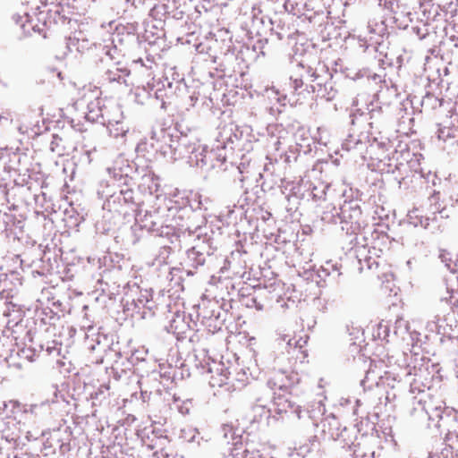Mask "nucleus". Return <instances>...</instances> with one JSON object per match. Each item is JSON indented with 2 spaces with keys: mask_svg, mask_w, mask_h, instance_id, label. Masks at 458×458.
<instances>
[{
  "mask_svg": "<svg viewBox=\"0 0 458 458\" xmlns=\"http://www.w3.org/2000/svg\"><path fill=\"white\" fill-rule=\"evenodd\" d=\"M274 405L276 406V409L277 412H279V413L292 412V413H295L299 420H301L303 418V416L301 415V412H302L301 406L296 404L294 402L290 400L285 395H278V396L275 397Z\"/></svg>",
  "mask_w": 458,
  "mask_h": 458,
  "instance_id": "dca6fc26",
  "label": "nucleus"
},
{
  "mask_svg": "<svg viewBox=\"0 0 458 458\" xmlns=\"http://www.w3.org/2000/svg\"><path fill=\"white\" fill-rule=\"evenodd\" d=\"M3 119L7 120L8 118L7 117H4V116H0V121L3 120Z\"/></svg>",
  "mask_w": 458,
  "mask_h": 458,
  "instance_id": "0e129e2a",
  "label": "nucleus"
},
{
  "mask_svg": "<svg viewBox=\"0 0 458 458\" xmlns=\"http://www.w3.org/2000/svg\"><path fill=\"white\" fill-rule=\"evenodd\" d=\"M13 18H14V20H15V21H16L17 23H19V22H20V19H21V16H19V15H18V16H14Z\"/></svg>",
  "mask_w": 458,
  "mask_h": 458,
  "instance_id": "4d7b16f0",
  "label": "nucleus"
},
{
  "mask_svg": "<svg viewBox=\"0 0 458 458\" xmlns=\"http://www.w3.org/2000/svg\"><path fill=\"white\" fill-rule=\"evenodd\" d=\"M170 143L166 147L163 148V154L165 157H168L171 160H177L183 157H188L191 155L195 149L196 142L191 141L187 136L176 137V139L171 138L169 135Z\"/></svg>",
  "mask_w": 458,
  "mask_h": 458,
  "instance_id": "423d86ee",
  "label": "nucleus"
},
{
  "mask_svg": "<svg viewBox=\"0 0 458 458\" xmlns=\"http://www.w3.org/2000/svg\"><path fill=\"white\" fill-rule=\"evenodd\" d=\"M182 320L183 318L180 315H177L176 318L171 321V328L174 332H181L183 330L184 325Z\"/></svg>",
  "mask_w": 458,
  "mask_h": 458,
  "instance_id": "37998d69",
  "label": "nucleus"
},
{
  "mask_svg": "<svg viewBox=\"0 0 458 458\" xmlns=\"http://www.w3.org/2000/svg\"><path fill=\"white\" fill-rule=\"evenodd\" d=\"M307 344V338L299 336L296 337L292 336V338L288 339L287 345H286V351L291 353L292 352H300L301 353H305V351L303 350L304 346Z\"/></svg>",
  "mask_w": 458,
  "mask_h": 458,
  "instance_id": "cd10ccee",
  "label": "nucleus"
},
{
  "mask_svg": "<svg viewBox=\"0 0 458 458\" xmlns=\"http://www.w3.org/2000/svg\"><path fill=\"white\" fill-rule=\"evenodd\" d=\"M16 129L22 134L24 133H27L29 129H30V125L28 124H24V123H21V124H18L16 126Z\"/></svg>",
  "mask_w": 458,
  "mask_h": 458,
  "instance_id": "603ef678",
  "label": "nucleus"
},
{
  "mask_svg": "<svg viewBox=\"0 0 458 458\" xmlns=\"http://www.w3.org/2000/svg\"><path fill=\"white\" fill-rule=\"evenodd\" d=\"M103 50L105 51V58L102 59V62L106 63V64H112V63H117L115 61L116 55H117V49L115 47H111L110 46H105Z\"/></svg>",
  "mask_w": 458,
  "mask_h": 458,
  "instance_id": "c9c22d12",
  "label": "nucleus"
},
{
  "mask_svg": "<svg viewBox=\"0 0 458 458\" xmlns=\"http://www.w3.org/2000/svg\"><path fill=\"white\" fill-rule=\"evenodd\" d=\"M284 8L289 13L299 18L303 17L310 22L316 21L318 16L324 14V5L322 0H286Z\"/></svg>",
  "mask_w": 458,
  "mask_h": 458,
  "instance_id": "20e7f679",
  "label": "nucleus"
},
{
  "mask_svg": "<svg viewBox=\"0 0 458 458\" xmlns=\"http://www.w3.org/2000/svg\"><path fill=\"white\" fill-rule=\"evenodd\" d=\"M210 151L214 152L213 155V162L215 159L219 162L221 165L224 164L226 161L227 158V151L228 149H225V151L220 148L218 150L217 144H216L215 148H212Z\"/></svg>",
  "mask_w": 458,
  "mask_h": 458,
  "instance_id": "58836bf2",
  "label": "nucleus"
},
{
  "mask_svg": "<svg viewBox=\"0 0 458 458\" xmlns=\"http://www.w3.org/2000/svg\"><path fill=\"white\" fill-rule=\"evenodd\" d=\"M311 77L313 79L310 88L317 98L331 101L335 98L337 91L334 89V82L329 74L320 75L314 72Z\"/></svg>",
  "mask_w": 458,
  "mask_h": 458,
  "instance_id": "0eeeda50",
  "label": "nucleus"
},
{
  "mask_svg": "<svg viewBox=\"0 0 458 458\" xmlns=\"http://www.w3.org/2000/svg\"><path fill=\"white\" fill-rule=\"evenodd\" d=\"M360 267L359 270L362 272L366 267L367 269L372 270L374 267H378L377 262L371 257L365 258L364 260L359 259Z\"/></svg>",
  "mask_w": 458,
  "mask_h": 458,
  "instance_id": "4c0bfd02",
  "label": "nucleus"
},
{
  "mask_svg": "<svg viewBox=\"0 0 458 458\" xmlns=\"http://www.w3.org/2000/svg\"><path fill=\"white\" fill-rule=\"evenodd\" d=\"M136 224L148 232L159 233L164 221L157 210L142 212L138 210L135 214Z\"/></svg>",
  "mask_w": 458,
  "mask_h": 458,
  "instance_id": "9b49d317",
  "label": "nucleus"
},
{
  "mask_svg": "<svg viewBox=\"0 0 458 458\" xmlns=\"http://www.w3.org/2000/svg\"><path fill=\"white\" fill-rule=\"evenodd\" d=\"M87 309H88L87 305L83 306V310H86Z\"/></svg>",
  "mask_w": 458,
  "mask_h": 458,
  "instance_id": "774afa93",
  "label": "nucleus"
},
{
  "mask_svg": "<svg viewBox=\"0 0 458 458\" xmlns=\"http://www.w3.org/2000/svg\"><path fill=\"white\" fill-rule=\"evenodd\" d=\"M18 409H20V403L16 401L0 402V415H11V413H14L15 410Z\"/></svg>",
  "mask_w": 458,
  "mask_h": 458,
  "instance_id": "2f4dec72",
  "label": "nucleus"
},
{
  "mask_svg": "<svg viewBox=\"0 0 458 458\" xmlns=\"http://www.w3.org/2000/svg\"><path fill=\"white\" fill-rule=\"evenodd\" d=\"M107 129L110 135L114 138L124 137L129 131V127L123 121L107 119Z\"/></svg>",
  "mask_w": 458,
  "mask_h": 458,
  "instance_id": "5701e85b",
  "label": "nucleus"
},
{
  "mask_svg": "<svg viewBox=\"0 0 458 458\" xmlns=\"http://www.w3.org/2000/svg\"><path fill=\"white\" fill-rule=\"evenodd\" d=\"M281 141L277 138L271 137L269 140V147L273 148L276 151L280 149Z\"/></svg>",
  "mask_w": 458,
  "mask_h": 458,
  "instance_id": "de8ad7c7",
  "label": "nucleus"
},
{
  "mask_svg": "<svg viewBox=\"0 0 458 458\" xmlns=\"http://www.w3.org/2000/svg\"><path fill=\"white\" fill-rule=\"evenodd\" d=\"M404 166H405V165H403V164L400 163V164H398V165H395V168H396L397 170H401V168H402V167H404Z\"/></svg>",
  "mask_w": 458,
  "mask_h": 458,
  "instance_id": "6e6d98bb",
  "label": "nucleus"
},
{
  "mask_svg": "<svg viewBox=\"0 0 458 458\" xmlns=\"http://www.w3.org/2000/svg\"><path fill=\"white\" fill-rule=\"evenodd\" d=\"M210 255V247L205 242H199L187 250V261L190 267L198 268L206 263Z\"/></svg>",
  "mask_w": 458,
  "mask_h": 458,
  "instance_id": "f8f14e48",
  "label": "nucleus"
},
{
  "mask_svg": "<svg viewBox=\"0 0 458 458\" xmlns=\"http://www.w3.org/2000/svg\"><path fill=\"white\" fill-rule=\"evenodd\" d=\"M127 3H131L133 6L138 7L140 4H143L144 0H125Z\"/></svg>",
  "mask_w": 458,
  "mask_h": 458,
  "instance_id": "864d4df0",
  "label": "nucleus"
},
{
  "mask_svg": "<svg viewBox=\"0 0 458 458\" xmlns=\"http://www.w3.org/2000/svg\"><path fill=\"white\" fill-rule=\"evenodd\" d=\"M352 455H353L352 458H375L374 452L366 454V453L362 452L360 449H354Z\"/></svg>",
  "mask_w": 458,
  "mask_h": 458,
  "instance_id": "49530a36",
  "label": "nucleus"
},
{
  "mask_svg": "<svg viewBox=\"0 0 458 458\" xmlns=\"http://www.w3.org/2000/svg\"><path fill=\"white\" fill-rule=\"evenodd\" d=\"M62 303L59 301H49L46 307L41 308L40 315H45L46 318H42L43 320L48 319L49 322L55 318H59V313L62 312Z\"/></svg>",
  "mask_w": 458,
  "mask_h": 458,
  "instance_id": "4be33fe9",
  "label": "nucleus"
},
{
  "mask_svg": "<svg viewBox=\"0 0 458 458\" xmlns=\"http://www.w3.org/2000/svg\"><path fill=\"white\" fill-rule=\"evenodd\" d=\"M83 327H87L90 328V327H91V325H89V324H84V325H83Z\"/></svg>",
  "mask_w": 458,
  "mask_h": 458,
  "instance_id": "680f3d73",
  "label": "nucleus"
},
{
  "mask_svg": "<svg viewBox=\"0 0 458 458\" xmlns=\"http://www.w3.org/2000/svg\"><path fill=\"white\" fill-rule=\"evenodd\" d=\"M103 116L104 114L98 106V103L91 102L88 105V112L85 114L87 121L91 123L98 122L99 118Z\"/></svg>",
  "mask_w": 458,
  "mask_h": 458,
  "instance_id": "c756f323",
  "label": "nucleus"
},
{
  "mask_svg": "<svg viewBox=\"0 0 458 458\" xmlns=\"http://www.w3.org/2000/svg\"><path fill=\"white\" fill-rule=\"evenodd\" d=\"M236 135L233 132L232 125H225L219 128L218 135L216 137V143L218 150L220 148L225 151V149L233 150V141Z\"/></svg>",
  "mask_w": 458,
  "mask_h": 458,
  "instance_id": "a211bd4d",
  "label": "nucleus"
},
{
  "mask_svg": "<svg viewBox=\"0 0 458 458\" xmlns=\"http://www.w3.org/2000/svg\"><path fill=\"white\" fill-rule=\"evenodd\" d=\"M159 7L160 6L154 7L153 12L157 11ZM161 7L163 8L164 6H161Z\"/></svg>",
  "mask_w": 458,
  "mask_h": 458,
  "instance_id": "e2e57ef3",
  "label": "nucleus"
},
{
  "mask_svg": "<svg viewBox=\"0 0 458 458\" xmlns=\"http://www.w3.org/2000/svg\"><path fill=\"white\" fill-rule=\"evenodd\" d=\"M289 88L292 89V92L298 93V90L302 87L303 81L301 79L297 77L291 76L288 82Z\"/></svg>",
  "mask_w": 458,
  "mask_h": 458,
  "instance_id": "ea45409f",
  "label": "nucleus"
},
{
  "mask_svg": "<svg viewBox=\"0 0 458 458\" xmlns=\"http://www.w3.org/2000/svg\"><path fill=\"white\" fill-rule=\"evenodd\" d=\"M333 210L335 213L332 215L324 212L322 219L327 223H339L342 230L345 231L347 234L359 233L366 225L360 207L355 200L344 201L339 210H336L335 208H333Z\"/></svg>",
  "mask_w": 458,
  "mask_h": 458,
  "instance_id": "f257e3e1",
  "label": "nucleus"
},
{
  "mask_svg": "<svg viewBox=\"0 0 458 458\" xmlns=\"http://www.w3.org/2000/svg\"><path fill=\"white\" fill-rule=\"evenodd\" d=\"M162 252H163L164 254H167V253H168V249H163Z\"/></svg>",
  "mask_w": 458,
  "mask_h": 458,
  "instance_id": "bf43d9fd",
  "label": "nucleus"
},
{
  "mask_svg": "<svg viewBox=\"0 0 458 458\" xmlns=\"http://www.w3.org/2000/svg\"><path fill=\"white\" fill-rule=\"evenodd\" d=\"M323 432L328 434L329 437L334 440H338L344 437V433L347 431V428L344 427L342 431H340L339 421L334 416L330 415L325 418L322 420Z\"/></svg>",
  "mask_w": 458,
  "mask_h": 458,
  "instance_id": "aec40b11",
  "label": "nucleus"
},
{
  "mask_svg": "<svg viewBox=\"0 0 458 458\" xmlns=\"http://www.w3.org/2000/svg\"><path fill=\"white\" fill-rule=\"evenodd\" d=\"M381 379L382 376L379 373L369 369L361 383L364 387L372 388L374 386H379Z\"/></svg>",
  "mask_w": 458,
  "mask_h": 458,
  "instance_id": "7c9ffc66",
  "label": "nucleus"
},
{
  "mask_svg": "<svg viewBox=\"0 0 458 458\" xmlns=\"http://www.w3.org/2000/svg\"><path fill=\"white\" fill-rule=\"evenodd\" d=\"M280 23H281V20H279V21H278V24H277V28H278V30H281V29H282V28H281V27H279V26H280Z\"/></svg>",
  "mask_w": 458,
  "mask_h": 458,
  "instance_id": "052dcab7",
  "label": "nucleus"
},
{
  "mask_svg": "<svg viewBox=\"0 0 458 458\" xmlns=\"http://www.w3.org/2000/svg\"><path fill=\"white\" fill-rule=\"evenodd\" d=\"M322 272L328 276H332L335 279L342 275L337 263H332V261L326 262V265L322 267Z\"/></svg>",
  "mask_w": 458,
  "mask_h": 458,
  "instance_id": "473e14b6",
  "label": "nucleus"
},
{
  "mask_svg": "<svg viewBox=\"0 0 458 458\" xmlns=\"http://www.w3.org/2000/svg\"><path fill=\"white\" fill-rule=\"evenodd\" d=\"M439 193H434L428 198V207L425 215L420 214L419 209H414L410 212L409 218L411 224L415 226H421L425 229L434 232L439 229L440 224L438 220L447 218L449 215L446 213L445 207H443L439 202Z\"/></svg>",
  "mask_w": 458,
  "mask_h": 458,
  "instance_id": "f03ea898",
  "label": "nucleus"
},
{
  "mask_svg": "<svg viewBox=\"0 0 458 458\" xmlns=\"http://www.w3.org/2000/svg\"><path fill=\"white\" fill-rule=\"evenodd\" d=\"M368 38H366L367 48L372 47L378 53L380 60L387 57L388 30L387 26L383 20L372 19L368 22Z\"/></svg>",
  "mask_w": 458,
  "mask_h": 458,
  "instance_id": "7ed1b4c3",
  "label": "nucleus"
},
{
  "mask_svg": "<svg viewBox=\"0 0 458 458\" xmlns=\"http://www.w3.org/2000/svg\"><path fill=\"white\" fill-rule=\"evenodd\" d=\"M109 119L123 121V113H122L121 109L118 106H115L114 108V110H113V117H110Z\"/></svg>",
  "mask_w": 458,
  "mask_h": 458,
  "instance_id": "09e8293b",
  "label": "nucleus"
},
{
  "mask_svg": "<svg viewBox=\"0 0 458 458\" xmlns=\"http://www.w3.org/2000/svg\"><path fill=\"white\" fill-rule=\"evenodd\" d=\"M152 294L148 290H138L134 294H127L123 299V305L127 310L140 313L141 309L151 310Z\"/></svg>",
  "mask_w": 458,
  "mask_h": 458,
  "instance_id": "6e6552de",
  "label": "nucleus"
},
{
  "mask_svg": "<svg viewBox=\"0 0 458 458\" xmlns=\"http://www.w3.org/2000/svg\"><path fill=\"white\" fill-rule=\"evenodd\" d=\"M359 145H362V141L360 139L355 138L353 135H350L342 144L344 149L350 151L352 149H355L359 147Z\"/></svg>",
  "mask_w": 458,
  "mask_h": 458,
  "instance_id": "e433bc0d",
  "label": "nucleus"
},
{
  "mask_svg": "<svg viewBox=\"0 0 458 458\" xmlns=\"http://www.w3.org/2000/svg\"><path fill=\"white\" fill-rule=\"evenodd\" d=\"M450 126L444 125L443 128L438 130L437 137L439 140H446L448 138H454L456 131V123H458V114H453L451 115Z\"/></svg>",
  "mask_w": 458,
  "mask_h": 458,
  "instance_id": "b1692460",
  "label": "nucleus"
},
{
  "mask_svg": "<svg viewBox=\"0 0 458 458\" xmlns=\"http://www.w3.org/2000/svg\"><path fill=\"white\" fill-rule=\"evenodd\" d=\"M187 274H188V275H193V272H192V271H191V270H189V271L187 272Z\"/></svg>",
  "mask_w": 458,
  "mask_h": 458,
  "instance_id": "69168bd1",
  "label": "nucleus"
},
{
  "mask_svg": "<svg viewBox=\"0 0 458 458\" xmlns=\"http://www.w3.org/2000/svg\"><path fill=\"white\" fill-rule=\"evenodd\" d=\"M439 259H441V261L443 263H445V267L449 270L454 271V269L452 267V258H451V255L449 252H447L444 250H441L440 254H439Z\"/></svg>",
  "mask_w": 458,
  "mask_h": 458,
  "instance_id": "79ce46f5",
  "label": "nucleus"
},
{
  "mask_svg": "<svg viewBox=\"0 0 458 458\" xmlns=\"http://www.w3.org/2000/svg\"><path fill=\"white\" fill-rule=\"evenodd\" d=\"M119 200L122 199L125 203H132L133 202V191L131 189H126L124 191H120V196L118 197Z\"/></svg>",
  "mask_w": 458,
  "mask_h": 458,
  "instance_id": "c03bdc74",
  "label": "nucleus"
},
{
  "mask_svg": "<svg viewBox=\"0 0 458 458\" xmlns=\"http://www.w3.org/2000/svg\"><path fill=\"white\" fill-rule=\"evenodd\" d=\"M232 455L233 458H254L255 448L252 444L247 443L243 445L241 443L232 449Z\"/></svg>",
  "mask_w": 458,
  "mask_h": 458,
  "instance_id": "393cba45",
  "label": "nucleus"
},
{
  "mask_svg": "<svg viewBox=\"0 0 458 458\" xmlns=\"http://www.w3.org/2000/svg\"><path fill=\"white\" fill-rule=\"evenodd\" d=\"M62 344L56 341L47 342L46 344H38L21 351L24 358L34 360L35 357H38L41 353L47 356L56 358V362H60L58 357L61 356Z\"/></svg>",
  "mask_w": 458,
  "mask_h": 458,
  "instance_id": "1a4fd4ad",
  "label": "nucleus"
},
{
  "mask_svg": "<svg viewBox=\"0 0 458 458\" xmlns=\"http://www.w3.org/2000/svg\"><path fill=\"white\" fill-rule=\"evenodd\" d=\"M18 276L19 275L14 271H11L9 274H0V288H2L3 291H12L13 286L16 285V283H14L13 280L18 284H21Z\"/></svg>",
  "mask_w": 458,
  "mask_h": 458,
  "instance_id": "bb28decb",
  "label": "nucleus"
},
{
  "mask_svg": "<svg viewBox=\"0 0 458 458\" xmlns=\"http://www.w3.org/2000/svg\"><path fill=\"white\" fill-rule=\"evenodd\" d=\"M212 306H215L217 310L216 311L214 309L212 310H208V309H203V310L201 311V315L203 317L204 319H207V320H218L220 318V308L219 306L217 305V303L214 302L212 304Z\"/></svg>",
  "mask_w": 458,
  "mask_h": 458,
  "instance_id": "f704fd0d",
  "label": "nucleus"
},
{
  "mask_svg": "<svg viewBox=\"0 0 458 458\" xmlns=\"http://www.w3.org/2000/svg\"><path fill=\"white\" fill-rule=\"evenodd\" d=\"M292 338V335L288 334H279V336L277 340L279 341V344H285V346L287 345L288 339Z\"/></svg>",
  "mask_w": 458,
  "mask_h": 458,
  "instance_id": "8fccbe9b",
  "label": "nucleus"
},
{
  "mask_svg": "<svg viewBox=\"0 0 458 458\" xmlns=\"http://www.w3.org/2000/svg\"><path fill=\"white\" fill-rule=\"evenodd\" d=\"M242 432V430L234 428L232 424H224L221 428L223 438L228 444L232 442L234 446L239 444Z\"/></svg>",
  "mask_w": 458,
  "mask_h": 458,
  "instance_id": "412c9836",
  "label": "nucleus"
},
{
  "mask_svg": "<svg viewBox=\"0 0 458 458\" xmlns=\"http://www.w3.org/2000/svg\"><path fill=\"white\" fill-rule=\"evenodd\" d=\"M425 405L422 409L425 411V413L428 415V420L432 421H436V426L440 428L442 427L441 421L445 422V418L443 414L445 412V407L442 405V402L438 403H433L432 401L427 403L424 401Z\"/></svg>",
  "mask_w": 458,
  "mask_h": 458,
  "instance_id": "f3484780",
  "label": "nucleus"
},
{
  "mask_svg": "<svg viewBox=\"0 0 458 458\" xmlns=\"http://www.w3.org/2000/svg\"><path fill=\"white\" fill-rule=\"evenodd\" d=\"M130 71L122 66L121 63H112L106 64V69L102 75V79L106 82H117L118 84H126V78Z\"/></svg>",
  "mask_w": 458,
  "mask_h": 458,
  "instance_id": "4468645a",
  "label": "nucleus"
},
{
  "mask_svg": "<svg viewBox=\"0 0 458 458\" xmlns=\"http://www.w3.org/2000/svg\"><path fill=\"white\" fill-rule=\"evenodd\" d=\"M296 145L300 148L309 147L310 146V138L308 137V133L305 130L300 129L294 134Z\"/></svg>",
  "mask_w": 458,
  "mask_h": 458,
  "instance_id": "72a5a7b5",
  "label": "nucleus"
},
{
  "mask_svg": "<svg viewBox=\"0 0 458 458\" xmlns=\"http://www.w3.org/2000/svg\"><path fill=\"white\" fill-rule=\"evenodd\" d=\"M19 423L12 415L0 419V432L6 440H14L20 437Z\"/></svg>",
  "mask_w": 458,
  "mask_h": 458,
  "instance_id": "2eb2a0df",
  "label": "nucleus"
},
{
  "mask_svg": "<svg viewBox=\"0 0 458 458\" xmlns=\"http://www.w3.org/2000/svg\"><path fill=\"white\" fill-rule=\"evenodd\" d=\"M229 372L227 370H225V372L222 373V378L220 379V382L218 383L219 386H222L223 384L225 383V380L228 378V375Z\"/></svg>",
  "mask_w": 458,
  "mask_h": 458,
  "instance_id": "5fc2aeb1",
  "label": "nucleus"
},
{
  "mask_svg": "<svg viewBox=\"0 0 458 458\" xmlns=\"http://www.w3.org/2000/svg\"><path fill=\"white\" fill-rule=\"evenodd\" d=\"M431 105L432 107H437L442 106V99L436 98L434 95L427 94L426 97L422 100V105Z\"/></svg>",
  "mask_w": 458,
  "mask_h": 458,
  "instance_id": "a19ab883",
  "label": "nucleus"
},
{
  "mask_svg": "<svg viewBox=\"0 0 458 458\" xmlns=\"http://www.w3.org/2000/svg\"><path fill=\"white\" fill-rule=\"evenodd\" d=\"M364 108L368 111L369 119L373 120L369 122V125L373 127V124H379L386 121L387 117V107L384 108L377 100H371L367 103V98L365 94H359L352 101V106L355 107L356 112H360V115L364 114Z\"/></svg>",
  "mask_w": 458,
  "mask_h": 458,
  "instance_id": "39448f33",
  "label": "nucleus"
},
{
  "mask_svg": "<svg viewBox=\"0 0 458 458\" xmlns=\"http://www.w3.org/2000/svg\"><path fill=\"white\" fill-rule=\"evenodd\" d=\"M214 152L208 149L206 146L200 144L196 145L195 149L191 155L189 156V163L192 166L197 167H216V165L213 163Z\"/></svg>",
  "mask_w": 458,
  "mask_h": 458,
  "instance_id": "ddd939ff",
  "label": "nucleus"
},
{
  "mask_svg": "<svg viewBox=\"0 0 458 458\" xmlns=\"http://www.w3.org/2000/svg\"><path fill=\"white\" fill-rule=\"evenodd\" d=\"M160 454L164 456V458H169L167 454H164L163 451L160 452Z\"/></svg>",
  "mask_w": 458,
  "mask_h": 458,
  "instance_id": "13d9d810",
  "label": "nucleus"
},
{
  "mask_svg": "<svg viewBox=\"0 0 458 458\" xmlns=\"http://www.w3.org/2000/svg\"><path fill=\"white\" fill-rule=\"evenodd\" d=\"M289 381V377L284 375V372H276L274 376L268 379L267 386L271 389L278 388L282 390L288 387L290 384Z\"/></svg>",
  "mask_w": 458,
  "mask_h": 458,
  "instance_id": "a878e982",
  "label": "nucleus"
},
{
  "mask_svg": "<svg viewBox=\"0 0 458 458\" xmlns=\"http://www.w3.org/2000/svg\"><path fill=\"white\" fill-rule=\"evenodd\" d=\"M254 458H273V456L268 449L262 447L261 449H255Z\"/></svg>",
  "mask_w": 458,
  "mask_h": 458,
  "instance_id": "a18cd8bd",
  "label": "nucleus"
},
{
  "mask_svg": "<svg viewBox=\"0 0 458 458\" xmlns=\"http://www.w3.org/2000/svg\"><path fill=\"white\" fill-rule=\"evenodd\" d=\"M325 413V405L321 401H313L308 404V406L303 410L301 415L303 418L301 420H309L312 422L313 425H317L318 420L324 415Z\"/></svg>",
  "mask_w": 458,
  "mask_h": 458,
  "instance_id": "6ab92c4d",
  "label": "nucleus"
},
{
  "mask_svg": "<svg viewBox=\"0 0 458 458\" xmlns=\"http://www.w3.org/2000/svg\"><path fill=\"white\" fill-rule=\"evenodd\" d=\"M86 11L85 0H60L50 12L55 13L64 21H71L70 14L83 13Z\"/></svg>",
  "mask_w": 458,
  "mask_h": 458,
  "instance_id": "9d476101",
  "label": "nucleus"
},
{
  "mask_svg": "<svg viewBox=\"0 0 458 458\" xmlns=\"http://www.w3.org/2000/svg\"><path fill=\"white\" fill-rule=\"evenodd\" d=\"M278 23V21H271V24Z\"/></svg>",
  "mask_w": 458,
  "mask_h": 458,
  "instance_id": "338daca9",
  "label": "nucleus"
},
{
  "mask_svg": "<svg viewBox=\"0 0 458 458\" xmlns=\"http://www.w3.org/2000/svg\"><path fill=\"white\" fill-rule=\"evenodd\" d=\"M272 30L276 32L278 39H283L287 36L284 27H282L281 30H276V29L273 27Z\"/></svg>",
  "mask_w": 458,
  "mask_h": 458,
  "instance_id": "3c124183",
  "label": "nucleus"
},
{
  "mask_svg": "<svg viewBox=\"0 0 458 458\" xmlns=\"http://www.w3.org/2000/svg\"><path fill=\"white\" fill-rule=\"evenodd\" d=\"M330 184L318 182V184L310 187V195L314 200L326 199L327 191L329 190Z\"/></svg>",
  "mask_w": 458,
  "mask_h": 458,
  "instance_id": "c85d7f7f",
  "label": "nucleus"
}]
</instances>
